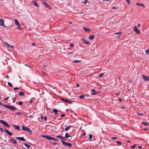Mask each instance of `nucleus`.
<instances>
[{"label":"nucleus","mask_w":149,"mask_h":149,"mask_svg":"<svg viewBox=\"0 0 149 149\" xmlns=\"http://www.w3.org/2000/svg\"><path fill=\"white\" fill-rule=\"evenodd\" d=\"M17 27H18V28L20 30H21L22 29L20 27V26H21L20 25V24H19V25H17Z\"/></svg>","instance_id":"obj_36"},{"label":"nucleus","mask_w":149,"mask_h":149,"mask_svg":"<svg viewBox=\"0 0 149 149\" xmlns=\"http://www.w3.org/2000/svg\"><path fill=\"white\" fill-rule=\"evenodd\" d=\"M32 117V116L31 115L29 116H28V117L29 118H31Z\"/></svg>","instance_id":"obj_58"},{"label":"nucleus","mask_w":149,"mask_h":149,"mask_svg":"<svg viewBox=\"0 0 149 149\" xmlns=\"http://www.w3.org/2000/svg\"><path fill=\"white\" fill-rule=\"evenodd\" d=\"M138 148H142V147L141 146H139L138 147Z\"/></svg>","instance_id":"obj_64"},{"label":"nucleus","mask_w":149,"mask_h":149,"mask_svg":"<svg viewBox=\"0 0 149 149\" xmlns=\"http://www.w3.org/2000/svg\"><path fill=\"white\" fill-rule=\"evenodd\" d=\"M14 22H15V24L16 25H19V23L18 22V21L16 19H15L14 20Z\"/></svg>","instance_id":"obj_18"},{"label":"nucleus","mask_w":149,"mask_h":149,"mask_svg":"<svg viewBox=\"0 0 149 149\" xmlns=\"http://www.w3.org/2000/svg\"><path fill=\"white\" fill-rule=\"evenodd\" d=\"M61 141L62 143L64 145L66 146H68L70 147V148L72 147V144L70 143H69L63 141L62 140H61Z\"/></svg>","instance_id":"obj_2"},{"label":"nucleus","mask_w":149,"mask_h":149,"mask_svg":"<svg viewBox=\"0 0 149 149\" xmlns=\"http://www.w3.org/2000/svg\"><path fill=\"white\" fill-rule=\"evenodd\" d=\"M112 8L114 9H117V8H116V7H113Z\"/></svg>","instance_id":"obj_62"},{"label":"nucleus","mask_w":149,"mask_h":149,"mask_svg":"<svg viewBox=\"0 0 149 149\" xmlns=\"http://www.w3.org/2000/svg\"><path fill=\"white\" fill-rule=\"evenodd\" d=\"M32 45L33 46H34L35 45V43H33L32 44Z\"/></svg>","instance_id":"obj_56"},{"label":"nucleus","mask_w":149,"mask_h":149,"mask_svg":"<svg viewBox=\"0 0 149 149\" xmlns=\"http://www.w3.org/2000/svg\"><path fill=\"white\" fill-rule=\"evenodd\" d=\"M42 4L46 7L50 9H51V7L49 5H48L46 2L43 1L42 2Z\"/></svg>","instance_id":"obj_8"},{"label":"nucleus","mask_w":149,"mask_h":149,"mask_svg":"<svg viewBox=\"0 0 149 149\" xmlns=\"http://www.w3.org/2000/svg\"><path fill=\"white\" fill-rule=\"evenodd\" d=\"M116 143L118 144V145H120L122 144L121 142L120 141H117Z\"/></svg>","instance_id":"obj_31"},{"label":"nucleus","mask_w":149,"mask_h":149,"mask_svg":"<svg viewBox=\"0 0 149 149\" xmlns=\"http://www.w3.org/2000/svg\"><path fill=\"white\" fill-rule=\"evenodd\" d=\"M79 97L81 99H84V95H80L79 96Z\"/></svg>","instance_id":"obj_32"},{"label":"nucleus","mask_w":149,"mask_h":149,"mask_svg":"<svg viewBox=\"0 0 149 149\" xmlns=\"http://www.w3.org/2000/svg\"><path fill=\"white\" fill-rule=\"evenodd\" d=\"M103 75H104V73H102L101 74H100L99 75V77H102Z\"/></svg>","instance_id":"obj_38"},{"label":"nucleus","mask_w":149,"mask_h":149,"mask_svg":"<svg viewBox=\"0 0 149 149\" xmlns=\"http://www.w3.org/2000/svg\"><path fill=\"white\" fill-rule=\"evenodd\" d=\"M16 114L17 115H20V114H21V113H19V112H17L16 113Z\"/></svg>","instance_id":"obj_54"},{"label":"nucleus","mask_w":149,"mask_h":149,"mask_svg":"<svg viewBox=\"0 0 149 149\" xmlns=\"http://www.w3.org/2000/svg\"><path fill=\"white\" fill-rule=\"evenodd\" d=\"M9 98V97H7L6 98L4 99V100L5 101H6Z\"/></svg>","instance_id":"obj_50"},{"label":"nucleus","mask_w":149,"mask_h":149,"mask_svg":"<svg viewBox=\"0 0 149 149\" xmlns=\"http://www.w3.org/2000/svg\"><path fill=\"white\" fill-rule=\"evenodd\" d=\"M92 137L93 136L92 135H91V134H89V139L90 140V141H91Z\"/></svg>","instance_id":"obj_28"},{"label":"nucleus","mask_w":149,"mask_h":149,"mask_svg":"<svg viewBox=\"0 0 149 149\" xmlns=\"http://www.w3.org/2000/svg\"><path fill=\"white\" fill-rule=\"evenodd\" d=\"M51 140H54V141H58V140H57V139H55L53 137H51Z\"/></svg>","instance_id":"obj_33"},{"label":"nucleus","mask_w":149,"mask_h":149,"mask_svg":"<svg viewBox=\"0 0 149 149\" xmlns=\"http://www.w3.org/2000/svg\"><path fill=\"white\" fill-rule=\"evenodd\" d=\"M88 0H85L84 2L83 1L82 3H87V1Z\"/></svg>","instance_id":"obj_51"},{"label":"nucleus","mask_w":149,"mask_h":149,"mask_svg":"<svg viewBox=\"0 0 149 149\" xmlns=\"http://www.w3.org/2000/svg\"><path fill=\"white\" fill-rule=\"evenodd\" d=\"M0 130H1L2 132H4L3 129L2 128L0 127Z\"/></svg>","instance_id":"obj_45"},{"label":"nucleus","mask_w":149,"mask_h":149,"mask_svg":"<svg viewBox=\"0 0 149 149\" xmlns=\"http://www.w3.org/2000/svg\"><path fill=\"white\" fill-rule=\"evenodd\" d=\"M138 115H139L140 116H142V115H143V113H138Z\"/></svg>","instance_id":"obj_52"},{"label":"nucleus","mask_w":149,"mask_h":149,"mask_svg":"<svg viewBox=\"0 0 149 149\" xmlns=\"http://www.w3.org/2000/svg\"><path fill=\"white\" fill-rule=\"evenodd\" d=\"M121 33V32H117V33H115L116 34H119Z\"/></svg>","instance_id":"obj_61"},{"label":"nucleus","mask_w":149,"mask_h":149,"mask_svg":"<svg viewBox=\"0 0 149 149\" xmlns=\"http://www.w3.org/2000/svg\"><path fill=\"white\" fill-rule=\"evenodd\" d=\"M126 1L129 4L130 3V2L129 1V0H126Z\"/></svg>","instance_id":"obj_47"},{"label":"nucleus","mask_w":149,"mask_h":149,"mask_svg":"<svg viewBox=\"0 0 149 149\" xmlns=\"http://www.w3.org/2000/svg\"><path fill=\"white\" fill-rule=\"evenodd\" d=\"M136 4L137 6H141L143 8H145V6L143 3H136Z\"/></svg>","instance_id":"obj_15"},{"label":"nucleus","mask_w":149,"mask_h":149,"mask_svg":"<svg viewBox=\"0 0 149 149\" xmlns=\"http://www.w3.org/2000/svg\"><path fill=\"white\" fill-rule=\"evenodd\" d=\"M142 123L144 125H146L147 126H149V123H145V122H143Z\"/></svg>","instance_id":"obj_24"},{"label":"nucleus","mask_w":149,"mask_h":149,"mask_svg":"<svg viewBox=\"0 0 149 149\" xmlns=\"http://www.w3.org/2000/svg\"><path fill=\"white\" fill-rule=\"evenodd\" d=\"M40 118L41 119H44L45 121H46L47 120V118L45 116L43 117V116H41Z\"/></svg>","instance_id":"obj_23"},{"label":"nucleus","mask_w":149,"mask_h":149,"mask_svg":"<svg viewBox=\"0 0 149 149\" xmlns=\"http://www.w3.org/2000/svg\"><path fill=\"white\" fill-rule=\"evenodd\" d=\"M5 131L10 136H11L13 135L9 131L6 129H5Z\"/></svg>","instance_id":"obj_12"},{"label":"nucleus","mask_w":149,"mask_h":149,"mask_svg":"<svg viewBox=\"0 0 149 149\" xmlns=\"http://www.w3.org/2000/svg\"><path fill=\"white\" fill-rule=\"evenodd\" d=\"M97 93L95 92V93H94L91 94V95H96Z\"/></svg>","instance_id":"obj_46"},{"label":"nucleus","mask_w":149,"mask_h":149,"mask_svg":"<svg viewBox=\"0 0 149 149\" xmlns=\"http://www.w3.org/2000/svg\"><path fill=\"white\" fill-rule=\"evenodd\" d=\"M83 29L86 32H89L91 31V30L88 28H86V27H83Z\"/></svg>","instance_id":"obj_11"},{"label":"nucleus","mask_w":149,"mask_h":149,"mask_svg":"<svg viewBox=\"0 0 149 149\" xmlns=\"http://www.w3.org/2000/svg\"><path fill=\"white\" fill-rule=\"evenodd\" d=\"M94 38V36L93 35L90 36H88V38L90 40H92Z\"/></svg>","instance_id":"obj_21"},{"label":"nucleus","mask_w":149,"mask_h":149,"mask_svg":"<svg viewBox=\"0 0 149 149\" xmlns=\"http://www.w3.org/2000/svg\"><path fill=\"white\" fill-rule=\"evenodd\" d=\"M41 136L45 138L46 137V135H41Z\"/></svg>","instance_id":"obj_53"},{"label":"nucleus","mask_w":149,"mask_h":149,"mask_svg":"<svg viewBox=\"0 0 149 149\" xmlns=\"http://www.w3.org/2000/svg\"><path fill=\"white\" fill-rule=\"evenodd\" d=\"M61 137L59 135H57L56 136V137L57 138H60V137Z\"/></svg>","instance_id":"obj_55"},{"label":"nucleus","mask_w":149,"mask_h":149,"mask_svg":"<svg viewBox=\"0 0 149 149\" xmlns=\"http://www.w3.org/2000/svg\"><path fill=\"white\" fill-rule=\"evenodd\" d=\"M22 129L24 130H25L28 132L29 133H31V130L26 127L22 126Z\"/></svg>","instance_id":"obj_3"},{"label":"nucleus","mask_w":149,"mask_h":149,"mask_svg":"<svg viewBox=\"0 0 149 149\" xmlns=\"http://www.w3.org/2000/svg\"><path fill=\"white\" fill-rule=\"evenodd\" d=\"M4 106H5L6 108L13 111L17 110V108L14 107L8 106L6 104H4Z\"/></svg>","instance_id":"obj_1"},{"label":"nucleus","mask_w":149,"mask_h":149,"mask_svg":"<svg viewBox=\"0 0 149 149\" xmlns=\"http://www.w3.org/2000/svg\"><path fill=\"white\" fill-rule=\"evenodd\" d=\"M22 141H26V140L23 137H21L20 140Z\"/></svg>","instance_id":"obj_29"},{"label":"nucleus","mask_w":149,"mask_h":149,"mask_svg":"<svg viewBox=\"0 0 149 149\" xmlns=\"http://www.w3.org/2000/svg\"><path fill=\"white\" fill-rule=\"evenodd\" d=\"M8 84L10 87H13V85L10 82H8Z\"/></svg>","instance_id":"obj_34"},{"label":"nucleus","mask_w":149,"mask_h":149,"mask_svg":"<svg viewBox=\"0 0 149 149\" xmlns=\"http://www.w3.org/2000/svg\"><path fill=\"white\" fill-rule=\"evenodd\" d=\"M3 43L6 46H7L9 47H11L12 48H13L14 47V46L9 45L7 42H4Z\"/></svg>","instance_id":"obj_10"},{"label":"nucleus","mask_w":149,"mask_h":149,"mask_svg":"<svg viewBox=\"0 0 149 149\" xmlns=\"http://www.w3.org/2000/svg\"><path fill=\"white\" fill-rule=\"evenodd\" d=\"M70 45L71 47H73L74 46V44H73L70 43Z\"/></svg>","instance_id":"obj_48"},{"label":"nucleus","mask_w":149,"mask_h":149,"mask_svg":"<svg viewBox=\"0 0 149 149\" xmlns=\"http://www.w3.org/2000/svg\"><path fill=\"white\" fill-rule=\"evenodd\" d=\"M57 112H58L57 110L56 109H53V111H52L51 112V113H53V112H54L55 113V115H56L57 114Z\"/></svg>","instance_id":"obj_17"},{"label":"nucleus","mask_w":149,"mask_h":149,"mask_svg":"<svg viewBox=\"0 0 149 149\" xmlns=\"http://www.w3.org/2000/svg\"><path fill=\"white\" fill-rule=\"evenodd\" d=\"M13 126L16 129L20 130V128L19 127L18 125H13Z\"/></svg>","instance_id":"obj_16"},{"label":"nucleus","mask_w":149,"mask_h":149,"mask_svg":"<svg viewBox=\"0 0 149 149\" xmlns=\"http://www.w3.org/2000/svg\"><path fill=\"white\" fill-rule=\"evenodd\" d=\"M19 95L20 96H23L24 95V93L22 92H21L19 93Z\"/></svg>","instance_id":"obj_26"},{"label":"nucleus","mask_w":149,"mask_h":149,"mask_svg":"<svg viewBox=\"0 0 149 149\" xmlns=\"http://www.w3.org/2000/svg\"><path fill=\"white\" fill-rule=\"evenodd\" d=\"M0 26H2L4 27H6L7 26L4 25V20L2 19H0Z\"/></svg>","instance_id":"obj_6"},{"label":"nucleus","mask_w":149,"mask_h":149,"mask_svg":"<svg viewBox=\"0 0 149 149\" xmlns=\"http://www.w3.org/2000/svg\"><path fill=\"white\" fill-rule=\"evenodd\" d=\"M70 137V136L69 134L68 133H66L65 134V137L66 138H68Z\"/></svg>","instance_id":"obj_19"},{"label":"nucleus","mask_w":149,"mask_h":149,"mask_svg":"<svg viewBox=\"0 0 149 149\" xmlns=\"http://www.w3.org/2000/svg\"><path fill=\"white\" fill-rule=\"evenodd\" d=\"M11 142L14 144H16L17 143L16 141L13 139H11L10 140Z\"/></svg>","instance_id":"obj_13"},{"label":"nucleus","mask_w":149,"mask_h":149,"mask_svg":"<svg viewBox=\"0 0 149 149\" xmlns=\"http://www.w3.org/2000/svg\"><path fill=\"white\" fill-rule=\"evenodd\" d=\"M82 41L84 42V43H86L87 45H88L90 44V42L85 39H81Z\"/></svg>","instance_id":"obj_14"},{"label":"nucleus","mask_w":149,"mask_h":149,"mask_svg":"<svg viewBox=\"0 0 149 149\" xmlns=\"http://www.w3.org/2000/svg\"><path fill=\"white\" fill-rule=\"evenodd\" d=\"M119 100L120 102H121L122 101V99L121 98H119Z\"/></svg>","instance_id":"obj_60"},{"label":"nucleus","mask_w":149,"mask_h":149,"mask_svg":"<svg viewBox=\"0 0 149 149\" xmlns=\"http://www.w3.org/2000/svg\"><path fill=\"white\" fill-rule=\"evenodd\" d=\"M142 77L143 79L146 81H149V76H146L145 75H142Z\"/></svg>","instance_id":"obj_7"},{"label":"nucleus","mask_w":149,"mask_h":149,"mask_svg":"<svg viewBox=\"0 0 149 149\" xmlns=\"http://www.w3.org/2000/svg\"><path fill=\"white\" fill-rule=\"evenodd\" d=\"M65 116V115L64 114H62L61 115V117H63Z\"/></svg>","instance_id":"obj_49"},{"label":"nucleus","mask_w":149,"mask_h":149,"mask_svg":"<svg viewBox=\"0 0 149 149\" xmlns=\"http://www.w3.org/2000/svg\"><path fill=\"white\" fill-rule=\"evenodd\" d=\"M19 89V88L18 87H16V88H13V90H18Z\"/></svg>","instance_id":"obj_43"},{"label":"nucleus","mask_w":149,"mask_h":149,"mask_svg":"<svg viewBox=\"0 0 149 149\" xmlns=\"http://www.w3.org/2000/svg\"><path fill=\"white\" fill-rule=\"evenodd\" d=\"M136 144H134L133 146H131V148H134L135 147Z\"/></svg>","instance_id":"obj_37"},{"label":"nucleus","mask_w":149,"mask_h":149,"mask_svg":"<svg viewBox=\"0 0 149 149\" xmlns=\"http://www.w3.org/2000/svg\"><path fill=\"white\" fill-rule=\"evenodd\" d=\"M71 127H72V126H71V125H69V126H68L67 127H65V131H68V130L70 129V128Z\"/></svg>","instance_id":"obj_20"},{"label":"nucleus","mask_w":149,"mask_h":149,"mask_svg":"<svg viewBox=\"0 0 149 149\" xmlns=\"http://www.w3.org/2000/svg\"><path fill=\"white\" fill-rule=\"evenodd\" d=\"M3 111H0V113H3Z\"/></svg>","instance_id":"obj_63"},{"label":"nucleus","mask_w":149,"mask_h":149,"mask_svg":"<svg viewBox=\"0 0 149 149\" xmlns=\"http://www.w3.org/2000/svg\"><path fill=\"white\" fill-rule=\"evenodd\" d=\"M15 138L17 139V140H20V139H21V137H15Z\"/></svg>","instance_id":"obj_39"},{"label":"nucleus","mask_w":149,"mask_h":149,"mask_svg":"<svg viewBox=\"0 0 149 149\" xmlns=\"http://www.w3.org/2000/svg\"><path fill=\"white\" fill-rule=\"evenodd\" d=\"M60 99H61V100H62V101H63V102H69V103H70V104L73 103V102L72 100H68L67 99H63L61 97L60 98Z\"/></svg>","instance_id":"obj_5"},{"label":"nucleus","mask_w":149,"mask_h":149,"mask_svg":"<svg viewBox=\"0 0 149 149\" xmlns=\"http://www.w3.org/2000/svg\"><path fill=\"white\" fill-rule=\"evenodd\" d=\"M33 3L35 6H36L37 7H38V3L36 2L35 1H33Z\"/></svg>","instance_id":"obj_22"},{"label":"nucleus","mask_w":149,"mask_h":149,"mask_svg":"<svg viewBox=\"0 0 149 149\" xmlns=\"http://www.w3.org/2000/svg\"><path fill=\"white\" fill-rule=\"evenodd\" d=\"M0 123L8 127H10L9 125L5 121L3 120H0Z\"/></svg>","instance_id":"obj_4"},{"label":"nucleus","mask_w":149,"mask_h":149,"mask_svg":"<svg viewBox=\"0 0 149 149\" xmlns=\"http://www.w3.org/2000/svg\"><path fill=\"white\" fill-rule=\"evenodd\" d=\"M91 91H92V92H94L95 91V90H94V89H92L91 90Z\"/></svg>","instance_id":"obj_57"},{"label":"nucleus","mask_w":149,"mask_h":149,"mask_svg":"<svg viewBox=\"0 0 149 149\" xmlns=\"http://www.w3.org/2000/svg\"><path fill=\"white\" fill-rule=\"evenodd\" d=\"M81 61L80 60H74L73 61V62L74 63H78L79 62H80Z\"/></svg>","instance_id":"obj_30"},{"label":"nucleus","mask_w":149,"mask_h":149,"mask_svg":"<svg viewBox=\"0 0 149 149\" xmlns=\"http://www.w3.org/2000/svg\"><path fill=\"white\" fill-rule=\"evenodd\" d=\"M18 104L20 105H22V102L21 101L19 102H18Z\"/></svg>","instance_id":"obj_40"},{"label":"nucleus","mask_w":149,"mask_h":149,"mask_svg":"<svg viewBox=\"0 0 149 149\" xmlns=\"http://www.w3.org/2000/svg\"><path fill=\"white\" fill-rule=\"evenodd\" d=\"M5 77H6V78L8 79L9 78V76L7 75Z\"/></svg>","instance_id":"obj_59"},{"label":"nucleus","mask_w":149,"mask_h":149,"mask_svg":"<svg viewBox=\"0 0 149 149\" xmlns=\"http://www.w3.org/2000/svg\"><path fill=\"white\" fill-rule=\"evenodd\" d=\"M23 144L25 146L27 147V148H29L30 147V146L29 145L26 144L25 143H24Z\"/></svg>","instance_id":"obj_27"},{"label":"nucleus","mask_w":149,"mask_h":149,"mask_svg":"<svg viewBox=\"0 0 149 149\" xmlns=\"http://www.w3.org/2000/svg\"><path fill=\"white\" fill-rule=\"evenodd\" d=\"M16 97H15L13 98V102H15V101L16 100Z\"/></svg>","instance_id":"obj_44"},{"label":"nucleus","mask_w":149,"mask_h":149,"mask_svg":"<svg viewBox=\"0 0 149 149\" xmlns=\"http://www.w3.org/2000/svg\"><path fill=\"white\" fill-rule=\"evenodd\" d=\"M149 52V49H148V50H146V51H145L146 53L148 54H149V53H148Z\"/></svg>","instance_id":"obj_42"},{"label":"nucleus","mask_w":149,"mask_h":149,"mask_svg":"<svg viewBox=\"0 0 149 149\" xmlns=\"http://www.w3.org/2000/svg\"><path fill=\"white\" fill-rule=\"evenodd\" d=\"M51 137H52L49 136L48 135H46V137L45 138H46L48 140H51Z\"/></svg>","instance_id":"obj_25"},{"label":"nucleus","mask_w":149,"mask_h":149,"mask_svg":"<svg viewBox=\"0 0 149 149\" xmlns=\"http://www.w3.org/2000/svg\"><path fill=\"white\" fill-rule=\"evenodd\" d=\"M134 31L137 34L140 33L139 31L137 29L136 26H134Z\"/></svg>","instance_id":"obj_9"},{"label":"nucleus","mask_w":149,"mask_h":149,"mask_svg":"<svg viewBox=\"0 0 149 149\" xmlns=\"http://www.w3.org/2000/svg\"><path fill=\"white\" fill-rule=\"evenodd\" d=\"M60 139L63 140H65V138L64 137L61 136V137H60Z\"/></svg>","instance_id":"obj_35"},{"label":"nucleus","mask_w":149,"mask_h":149,"mask_svg":"<svg viewBox=\"0 0 149 149\" xmlns=\"http://www.w3.org/2000/svg\"><path fill=\"white\" fill-rule=\"evenodd\" d=\"M118 138V137H112L111 139L112 140H115L116 139H117Z\"/></svg>","instance_id":"obj_41"}]
</instances>
